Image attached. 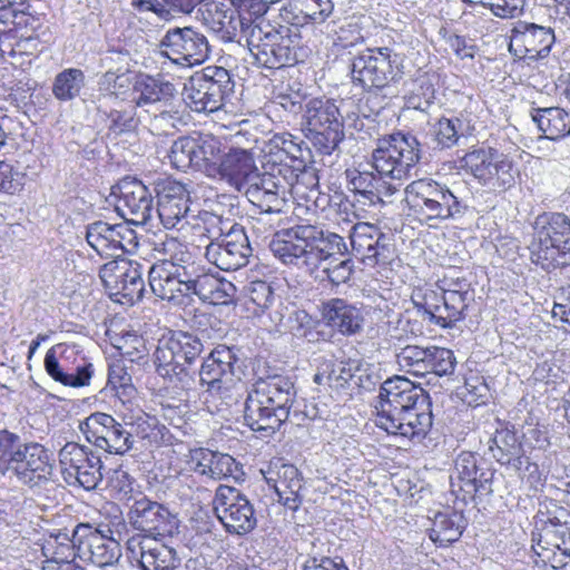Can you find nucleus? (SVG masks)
Segmentation results:
<instances>
[{
    "label": "nucleus",
    "mask_w": 570,
    "mask_h": 570,
    "mask_svg": "<svg viewBox=\"0 0 570 570\" xmlns=\"http://www.w3.org/2000/svg\"><path fill=\"white\" fill-rule=\"evenodd\" d=\"M271 252L285 265H293L308 273L316 271L323 262L335 259L347 253L344 238L315 225H295L275 234L269 244Z\"/></svg>",
    "instance_id": "f257e3e1"
},
{
    "label": "nucleus",
    "mask_w": 570,
    "mask_h": 570,
    "mask_svg": "<svg viewBox=\"0 0 570 570\" xmlns=\"http://www.w3.org/2000/svg\"><path fill=\"white\" fill-rule=\"evenodd\" d=\"M296 400L291 376L268 373L259 376L248 391L244 405V422L255 432L275 433L289 417Z\"/></svg>",
    "instance_id": "f03ea898"
},
{
    "label": "nucleus",
    "mask_w": 570,
    "mask_h": 570,
    "mask_svg": "<svg viewBox=\"0 0 570 570\" xmlns=\"http://www.w3.org/2000/svg\"><path fill=\"white\" fill-rule=\"evenodd\" d=\"M154 250L161 257L148 271L151 292L164 301L181 303V293L204 267L202 261L188 244L176 237L155 242Z\"/></svg>",
    "instance_id": "7ed1b4c3"
},
{
    "label": "nucleus",
    "mask_w": 570,
    "mask_h": 570,
    "mask_svg": "<svg viewBox=\"0 0 570 570\" xmlns=\"http://www.w3.org/2000/svg\"><path fill=\"white\" fill-rule=\"evenodd\" d=\"M53 470L52 454L42 444L23 443L18 434L0 430L1 475L32 488L50 481Z\"/></svg>",
    "instance_id": "20e7f679"
},
{
    "label": "nucleus",
    "mask_w": 570,
    "mask_h": 570,
    "mask_svg": "<svg viewBox=\"0 0 570 570\" xmlns=\"http://www.w3.org/2000/svg\"><path fill=\"white\" fill-rule=\"evenodd\" d=\"M242 351L237 346L219 344L204 358L199 368V382L204 387L205 402L214 403L216 411L222 405L230 406L237 402L232 391L234 377L243 373Z\"/></svg>",
    "instance_id": "39448f33"
},
{
    "label": "nucleus",
    "mask_w": 570,
    "mask_h": 570,
    "mask_svg": "<svg viewBox=\"0 0 570 570\" xmlns=\"http://www.w3.org/2000/svg\"><path fill=\"white\" fill-rule=\"evenodd\" d=\"M530 259L546 271L570 266V218L563 213H543L533 224Z\"/></svg>",
    "instance_id": "423d86ee"
},
{
    "label": "nucleus",
    "mask_w": 570,
    "mask_h": 570,
    "mask_svg": "<svg viewBox=\"0 0 570 570\" xmlns=\"http://www.w3.org/2000/svg\"><path fill=\"white\" fill-rule=\"evenodd\" d=\"M404 193L411 213L426 223L458 219L468 209L446 185L431 178L413 180Z\"/></svg>",
    "instance_id": "0eeeda50"
},
{
    "label": "nucleus",
    "mask_w": 570,
    "mask_h": 570,
    "mask_svg": "<svg viewBox=\"0 0 570 570\" xmlns=\"http://www.w3.org/2000/svg\"><path fill=\"white\" fill-rule=\"evenodd\" d=\"M204 215L203 219L212 239L205 249L206 259L225 272L246 266L253 249L244 229L219 216L209 213Z\"/></svg>",
    "instance_id": "6e6552de"
},
{
    "label": "nucleus",
    "mask_w": 570,
    "mask_h": 570,
    "mask_svg": "<svg viewBox=\"0 0 570 570\" xmlns=\"http://www.w3.org/2000/svg\"><path fill=\"white\" fill-rule=\"evenodd\" d=\"M350 69L353 85L364 91L389 88L404 75L402 57L389 47L367 48L357 53Z\"/></svg>",
    "instance_id": "1a4fd4ad"
},
{
    "label": "nucleus",
    "mask_w": 570,
    "mask_h": 570,
    "mask_svg": "<svg viewBox=\"0 0 570 570\" xmlns=\"http://www.w3.org/2000/svg\"><path fill=\"white\" fill-rule=\"evenodd\" d=\"M117 482L111 484L117 491V499L132 501L127 512L128 523L137 531L144 532L142 535H155L165 538L171 535L178 528V520L166 507L151 501L146 495H128L132 489L128 480V474L122 472Z\"/></svg>",
    "instance_id": "9d476101"
},
{
    "label": "nucleus",
    "mask_w": 570,
    "mask_h": 570,
    "mask_svg": "<svg viewBox=\"0 0 570 570\" xmlns=\"http://www.w3.org/2000/svg\"><path fill=\"white\" fill-rule=\"evenodd\" d=\"M420 142L411 134L394 132L377 140L372 153L373 167L377 174L402 181L420 161Z\"/></svg>",
    "instance_id": "9b49d317"
},
{
    "label": "nucleus",
    "mask_w": 570,
    "mask_h": 570,
    "mask_svg": "<svg viewBox=\"0 0 570 570\" xmlns=\"http://www.w3.org/2000/svg\"><path fill=\"white\" fill-rule=\"evenodd\" d=\"M303 125L306 138L323 155H331L344 139L342 116L332 100H308Z\"/></svg>",
    "instance_id": "f8f14e48"
},
{
    "label": "nucleus",
    "mask_w": 570,
    "mask_h": 570,
    "mask_svg": "<svg viewBox=\"0 0 570 570\" xmlns=\"http://www.w3.org/2000/svg\"><path fill=\"white\" fill-rule=\"evenodd\" d=\"M234 87L235 82L227 69L208 66L189 79L186 99L196 112H214L233 95Z\"/></svg>",
    "instance_id": "ddd939ff"
},
{
    "label": "nucleus",
    "mask_w": 570,
    "mask_h": 570,
    "mask_svg": "<svg viewBox=\"0 0 570 570\" xmlns=\"http://www.w3.org/2000/svg\"><path fill=\"white\" fill-rule=\"evenodd\" d=\"M461 163L480 185L491 191H504L515 183L513 161L494 148H475L466 153Z\"/></svg>",
    "instance_id": "4468645a"
},
{
    "label": "nucleus",
    "mask_w": 570,
    "mask_h": 570,
    "mask_svg": "<svg viewBox=\"0 0 570 570\" xmlns=\"http://www.w3.org/2000/svg\"><path fill=\"white\" fill-rule=\"evenodd\" d=\"M257 179L246 187L247 199L261 209L257 223L267 220L268 216L286 213L289 202V185L286 175L278 174V165L268 171L258 173Z\"/></svg>",
    "instance_id": "2eb2a0df"
},
{
    "label": "nucleus",
    "mask_w": 570,
    "mask_h": 570,
    "mask_svg": "<svg viewBox=\"0 0 570 570\" xmlns=\"http://www.w3.org/2000/svg\"><path fill=\"white\" fill-rule=\"evenodd\" d=\"M59 463L61 475L68 485L90 491L102 480L100 456L85 445L66 443L59 451Z\"/></svg>",
    "instance_id": "dca6fc26"
},
{
    "label": "nucleus",
    "mask_w": 570,
    "mask_h": 570,
    "mask_svg": "<svg viewBox=\"0 0 570 570\" xmlns=\"http://www.w3.org/2000/svg\"><path fill=\"white\" fill-rule=\"evenodd\" d=\"M214 511L225 530L244 535L257 525L254 505L238 489L219 485L214 498Z\"/></svg>",
    "instance_id": "f3484780"
},
{
    "label": "nucleus",
    "mask_w": 570,
    "mask_h": 570,
    "mask_svg": "<svg viewBox=\"0 0 570 570\" xmlns=\"http://www.w3.org/2000/svg\"><path fill=\"white\" fill-rule=\"evenodd\" d=\"M161 56L179 66H196L209 58L210 46L204 33L193 27H174L159 42Z\"/></svg>",
    "instance_id": "a211bd4d"
},
{
    "label": "nucleus",
    "mask_w": 570,
    "mask_h": 570,
    "mask_svg": "<svg viewBox=\"0 0 570 570\" xmlns=\"http://www.w3.org/2000/svg\"><path fill=\"white\" fill-rule=\"evenodd\" d=\"M430 395L421 387L404 376H394L385 380L380 387L377 396L376 417L384 420L399 415L400 411L413 407L414 405L425 406V400ZM425 410V407H422ZM393 421V419H391Z\"/></svg>",
    "instance_id": "6ab92c4d"
},
{
    "label": "nucleus",
    "mask_w": 570,
    "mask_h": 570,
    "mask_svg": "<svg viewBox=\"0 0 570 570\" xmlns=\"http://www.w3.org/2000/svg\"><path fill=\"white\" fill-rule=\"evenodd\" d=\"M81 431L88 442L108 453L124 455L132 449L131 434L126 423L118 422L110 414H90L81 425Z\"/></svg>",
    "instance_id": "aec40b11"
},
{
    "label": "nucleus",
    "mask_w": 570,
    "mask_h": 570,
    "mask_svg": "<svg viewBox=\"0 0 570 570\" xmlns=\"http://www.w3.org/2000/svg\"><path fill=\"white\" fill-rule=\"evenodd\" d=\"M144 266L129 259L111 261L99 271V277L110 296H121L128 302H138L144 297Z\"/></svg>",
    "instance_id": "412c9836"
},
{
    "label": "nucleus",
    "mask_w": 570,
    "mask_h": 570,
    "mask_svg": "<svg viewBox=\"0 0 570 570\" xmlns=\"http://www.w3.org/2000/svg\"><path fill=\"white\" fill-rule=\"evenodd\" d=\"M111 194L117 197L116 212L127 223L142 225L151 217L153 195L141 180L125 177L112 187Z\"/></svg>",
    "instance_id": "4be33fe9"
},
{
    "label": "nucleus",
    "mask_w": 570,
    "mask_h": 570,
    "mask_svg": "<svg viewBox=\"0 0 570 570\" xmlns=\"http://www.w3.org/2000/svg\"><path fill=\"white\" fill-rule=\"evenodd\" d=\"M247 35L252 43L263 50L266 47H273V51L277 52L275 57H278V60H284L286 66L296 62L295 49L298 45L299 31L295 28L277 21L262 20L257 26L247 28Z\"/></svg>",
    "instance_id": "5701e85b"
},
{
    "label": "nucleus",
    "mask_w": 570,
    "mask_h": 570,
    "mask_svg": "<svg viewBox=\"0 0 570 570\" xmlns=\"http://www.w3.org/2000/svg\"><path fill=\"white\" fill-rule=\"evenodd\" d=\"M554 41V30L551 27L519 21L512 29L510 51L530 63L547 58Z\"/></svg>",
    "instance_id": "b1692460"
},
{
    "label": "nucleus",
    "mask_w": 570,
    "mask_h": 570,
    "mask_svg": "<svg viewBox=\"0 0 570 570\" xmlns=\"http://www.w3.org/2000/svg\"><path fill=\"white\" fill-rule=\"evenodd\" d=\"M156 191L157 214L165 228H177L183 220L190 224L189 217H196L189 206L190 196L186 185L165 179L157 184Z\"/></svg>",
    "instance_id": "393cba45"
},
{
    "label": "nucleus",
    "mask_w": 570,
    "mask_h": 570,
    "mask_svg": "<svg viewBox=\"0 0 570 570\" xmlns=\"http://www.w3.org/2000/svg\"><path fill=\"white\" fill-rule=\"evenodd\" d=\"M155 535H134L127 541L128 550L139 556L141 570H175L180 564L176 549Z\"/></svg>",
    "instance_id": "a878e982"
},
{
    "label": "nucleus",
    "mask_w": 570,
    "mask_h": 570,
    "mask_svg": "<svg viewBox=\"0 0 570 570\" xmlns=\"http://www.w3.org/2000/svg\"><path fill=\"white\" fill-rule=\"evenodd\" d=\"M264 478L285 508L296 511L303 503V476L298 469L282 460L271 462Z\"/></svg>",
    "instance_id": "bb28decb"
},
{
    "label": "nucleus",
    "mask_w": 570,
    "mask_h": 570,
    "mask_svg": "<svg viewBox=\"0 0 570 570\" xmlns=\"http://www.w3.org/2000/svg\"><path fill=\"white\" fill-rule=\"evenodd\" d=\"M76 540L80 559L104 568L114 564L120 557L119 543L116 540L104 537L97 529L88 523H79L75 527Z\"/></svg>",
    "instance_id": "cd10ccee"
},
{
    "label": "nucleus",
    "mask_w": 570,
    "mask_h": 570,
    "mask_svg": "<svg viewBox=\"0 0 570 570\" xmlns=\"http://www.w3.org/2000/svg\"><path fill=\"white\" fill-rule=\"evenodd\" d=\"M423 406L414 405L413 407L400 411V414L384 420H375V425L389 434L407 438L411 441L420 442L426 436L432 428L433 415L431 411V400H425V410Z\"/></svg>",
    "instance_id": "c85d7f7f"
},
{
    "label": "nucleus",
    "mask_w": 570,
    "mask_h": 570,
    "mask_svg": "<svg viewBox=\"0 0 570 570\" xmlns=\"http://www.w3.org/2000/svg\"><path fill=\"white\" fill-rule=\"evenodd\" d=\"M353 252L363 262L372 264H386L391 259V244L389 237L379 227L368 223H357L353 226L351 235Z\"/></svg>",
    "instance_id": "c756f323"
},
{
    "label": "nucleus",
    "mask_w": 570,
    "mask_h": 570,
    "mask_svg": "<svg viewBox=\"0 0 570 570\" xmlns=\"http://www.w3.org/2000/svg\"><path fill=\"white\" fill-rule=\"evenodd\" d=\"M215 170L220 180L226 181L237 191H245L253 179H257L259 173L252 153L239 148L230 149L225 154Z\"/></svg>",
    "instance_id": "7c9ffc66"
},
{
    "label": "nucleus",
    "mask_w": 570,
    "mask_h": 570,
    "mask_svg": "<svg viewBox=\"0 0 570 570\" xmlns=\"http://www.w3.org/2000/svg\"><path fill=\"white\" fill-rule=\"evenodd\" d=\"M181 293V302L193 295L213 305H228L234 301L236 286L232 282L217 277L205 266Z\"/></svg>",
    "instance_id": "2f4dec72"
},
{
    "label": "nucleus",
    "mask_w": 570,
    "mask_h": 570,
    "mask_svg": "<svg viewBox=\"0 0 570 570\" xmlns=\"http://www.w3.org/2000/svg\"><path fill=\"white\" fill-rule=\"evenodd\" d=\"M198 11L202 13L204 23L226 42L234 41L238 32L242 33V27L247 26L239 20L234 0L232 2L208 0L199 7Z\"/></svg>",
    "instance_id": "473e14b6"
},
{
    "label": "nucleus",
    "mask_w": 570,
    "mask_h": 570,
    "mask_svg": "<svg viewBox=\"0 0 570 570\" xmlns=\"http://www.w3.org/2000/svg\"><path fill=\"white\" fill-rule=\"evenodd\" d=\"M322 316L330 327L346 336L355 335L363 328L364 317L361 309L343 298L324 302Z\"/></svg>",
    "instance_id": "72a5a7b5"
},
{
    "label": "nucleus",
    "mask_w": 570,
    "mask_h": 570,
    "mask_svg": "<svg viewBox=\"0 0 570 570\" xmlns=\"http://www.w3.org/2000/svg\"><path fill=\"white\" fill-rule=\"evenodd\" d=\"M189 463L195 473L215 481L234 476L238 470V464L232 455L208 449L191 451Z\"/></svg>",
    "instance_id": "f704fd0d"
},
{
    "label": "nucleus",
    "mask_w": 570,
    "mask_h": 570,
    "mask_svg": "<svg viewBox=\"0 0 570 570\" xmlns=\"http://www.w3.org/2000/svg\"><path fill=\"white\" fill-rule=\"evenodd\" d=\"M532 121L544 137L557 140L570 135V115L559 107H540L531 102L529 110Z\"/></svg>",
    "instance_id": "c9c22d12"
},
{
    "label": "nucleus",
    "mask_w": 570,
    "mask_h": 570,
    "mask_svg": "<svg viewBox=\"0 0 570 570\" xmlns=\"http://www.w3.org/2000/svg\"><path fill=\"white\" fill-rule=\"evenodd\" d=\"M489 450L499 463L511 465L515 471H521L527 462L517 434L507 429L497 430L494 436L490 439Z\"/></svg>",
    "instance_id": "e433bc0d"
},
{
    "label": "nucleus",
    "mask_w": 570,
    "mask_h": 570,
    "mask_svg": "<svg viewBox=\"0 0 570 570\" xmlns=\"http://www.w3.org/2000/svg\"><path fill=\"white\" fill-rule=\"evenodd\" d=\"M175 347L171 335L163 336L154 352V364L156 372L161 377L170 381L176 379L183 382L188 376V368L185 366V363L178 361V352Z\"/></svg>",
    "instance_id": "4c0bfd02"
},
{
    "label": "nucleus",
    "mask_w": 570,
    "mask_h": 570,
    "mask_svg": "<svg viewBox=\"0 0 570 570\" xmlns=\"http://www.w3.org/2000/svg\"><path fill=\"white\" fill-rule=\"evenodd\" d=\"M354 376L355 375L348 362L337 361L333 357H323L317 365L314 382L340 393L350 387V382Z\"/></svg>",
    "instance_id": "58836bf2"
},
{
    "label": "nucleus",
    "mask_w": 570,
    "mask_h": 570,
    "mask_svg": "<svg viewBox=\"0 0 570 570\" xmlns=\"http://www.w3.org/2000/svg\"><path fill=\"white\" fill-rule=\"evenodd\" d=\"M78 540H76L75 528L69 532L67 529L58 530L52 532L47 540V546L43 548L50 552L51 558L47 561V568H51V564H61L62 567H72V561L78 557L80 552L78 550Z\"/></svg>",
    "instance_id": "ea45409f"
},
{
    "label": "nucleus",
    "mask_w": 570,
    "mask_h": 570,
    "mask_svg": "<svg viewBox=\"0 0 570 570\" xmlns=\"http://www.w3.org/2000/svg\"><path fill=\"white\" fill-rule=\"evenodd\" d=\"M205 0H131V7L138 13L153 12L159 20L169 22L174 13L190 14Z\"/></svg>",
    "instance_id": "a19ab883"
},
{
    "label": "nucleus",
    "mask_w": 570,
    "mask_h": 570,
    "mask_svg": "<svg viewBox=\"0 0 570 570\" xmlns=\"http://www.w3.org/2000/svg\"><path fill=\"white\" fill-rule=\"evenodd\" d=\"M278 174L283 177L286 174V180L289 185V197L293 195L304 196L306 190H316L318 187L317 170L308 166L305 159L295 164H278Z\"/></svg>",
    "instance_id": "79ce46f5"
},
{
    "label": "nucleus",
    "mask_w": 570,
    "mask_h": 570,
    "mask_svg": "<svg viewBox=\"0 0 570 570\" xmlns=\"http://www.w3.org/2000/svg\"><path fill=\"white\" fill-rule=\"evenodd\" d=\"M135 90L139 92L136 98V106L164 102L167 105L177 95L174 83L154 77L141 78L135 85Z\"/></svg>",
    "instance_id": "37998d69"
},
{
    "label": "nucleus",
    "mask_w": 570,
    "mask_h": 570,
    "mask_svg": "<svg viewBox=\"0 0 570 570\" xmlns=\"http://www.w3.org/2000/svg\"><path fill=\"white\" fill-rule=\"evenodd\" d=\"M463 528V517L461 514L439 512L433 519L430 539L440 543V546H448L461 538Z\"/></svg>",
    "instance_id": "c03bdc74"
},
{
    "label": "nucleus",
    "mask_w": 570,
    "mask_h": 570,
    "mask_svg": "<svg viewBox=\"0 0 570 570\" xmlns=\"http://www.w3.org/2000/svg\"><path fill=\"white\" fill-rule=\"evenodd\" d=\"M78 352L75 347L62 344L52 346L46 353L43 365L47 374L56 382L68 385L70 367L67 363L72 358L76 360Z\"/></svg>",
    "instance_id": "a18cd8bd"
},
{
    "label": "nucleus",
    "mask_w": 570,
    "mask_h": 570,
    "mask_svg": "<svg viewBox=\"0 0 570 570\" xmlns=\"http://www.w3.org/2000/svg\"><path fill=\"white\" fill-rule=\"evenodd\" d=\"M429 135L435 149H449L458 145L461 136L464 135V124L460 118H440L432 124Z\"/></svg>",
    "instance_id": "49530a36"
},
{
    "label": "nucleus",
    "mask_w": 570,
    "mask_h": 570,
    "mask_svg": "<svg viewBox=\"0 0 570 570\" xmlns=\"http://www.w3.org/2000/svg\"><path fill=\"white\" fill-rule=\"evenodd\" d=\"M115 225L97 220L87 226V243L105 258L116 257Z\"/></svg>",
    "instance_id": "de8ad7c7"
},
{
    "label": "nucleus",
    "mask_w": 570,
    "mask_h": 570,
    "mask_svg": "<svg viewBox=\"0 0 570 570\" xmlns=\"http://www.w3.org/2000/svg\"><path fill=\"white\" fill-rule=\"evenodd\" d=\"M269 155L273 161L272 166L295 164L304 159L302 141L288 132L276 134L269 140Z\"/></svg>",
    "instance_id": "09e8293b"
},
{
    "label": "nucleus",
    "mask_w": 570,
    "mask_h": 570,
    "mask_svg": "<svg viewBox=\"0 0 570 570\" xmlns=\"http://www.w3.org/2000/svg\"><path fill=\"white\" fill-rule=\"evenodd\" d=\"M85 73L78 68H67L56 75L52 95L59 101H70L78 97L85 87Z\"/></svg>",
    "instance_id": "8fccbe9b"
},
{
    "label": "nucleus",
    "mask_w": 570,
    "mask_h": 570,
    "mask_svg": "<svg viewBox=\"0 0 570 570\" xmlns=\"http://www.w3.org/2000/svg\"><path fill=\"white\" fill-rule=\"evenodd\" d=\"M122 420L126 423L127 431L131 434V448H134L136 438H150L158 425L156 416L147 414L139 407L124 412Z\"/></svg>",
    "instance_id": "3c124183"
},
{
    "label": "nucleus",
    "mask_w": 570,
    "mask_h": 570,
    "mask_svg": "<svg viewBox=\"0 0 570 570\" xmlns=\"http://www.w3.org/2000/svg\"><path fill=\"white\" fill-rule=\"evenodd\" d=\"M405 106L409 109L428 111L435 99V88L430 78L423 76L417 78L413 88L404 97Z\"/></svg>",
    "instance_id": "603ef678"
},
{
    "label": "nucleus",
    "mask_w": 570,
    "mask_h": 570,
    "mask_svg": "<svg viewBox=\"0 0 570 570\" xmlns=\"http://www.w3.org/2000/svg\"><path fill=\"white\" fill-rule=\"evenodd\" d=\"M430 354L423 366V375L433 373L438 376L450 375L454 372L456 360L453 352L445 347L429 346Z\"/></svg>",
    "instance_id": "864d4df0"
},
{
    "label": "nucleus",
    "mask_w": 570,
    "mask_h": 570,
    "mask_svg": "<svg viewBox=\"0 0 570 570\" xmlns=\"http://www.w3.org/2000/svg\"><path fill=\"white\" fill-rule=\"evenodd\" d=\"M196 139L191 137H179L169 150L168 158L173 167L178 170L195 168Z\"/></svg>",
    "instance_id": "5fc2aeb1"
},
{
    "label": "nucleus",
    "mask_w": 570,
    "mask_h": 570,
    "mask_svg": "<svg viewBox=\"0 0 570 570\" xmlns=\"http://www.w3.org/2000/svg\"><path fill=\"white\" fill-rule=\"evenodd\" d=\"M429 346L406 345L396 353L399 366L416 376H423V366L425 365Z\"/></svg>",
    "instance_id": "6e6d98bb"
},
{
    "label": "nucleus",
    "mask_w": 570,
    "mask_h": 570,
    "mask_svg": "<svg viewBox=\"0 0 570 570\" xmlns=\"http://www.w3.org/2000/svg\"><path fill=\"white\" fill-rule=\"evenodd\" d=\"M235 9L242 22L247 26L242 27V35L247 36L248 29L253 26H257L259 21L267 20L264 14L268 10V6L264 0H234Z\"/></svg>",
    "instance_id": "4d7b16f0"
},
{
    "label": "nucleus",
    "mask_w": 570,
    "mask_h": 570,
    "mask_svg": "<svg viewBox=\"0 0 570 570\" xmlns=\"http://www.w3.org/2000/svg\"><path fill=\"white\" fill-rule=\"evenodd\" d=\"M171 336L178 352V361L185 363L186 367L191 365L204 351L203 342L194 334L177 332Z\"/></svg>",
    "instance_id": "13d9d810"
},
{
    "label": "nucleus",
    "mask_w": 570,
    "mask_h": 570,
    "mask_svg": "<svg viewBox=\"0 0 570 570\" xmlns=\"http://www.w3.org/2000/svg\"><path fill=\"white\" fill-rule=\"evenodd\" d=\"M98 111L102 112L106 116V118L109 120V131L117 136L124 132H130L135 130V128L138 125L135 107L112 109L109 112H107L102 111L101 105H99Z\"/></svg>",
    "instance_id": "bf43d9fd"
},
{
    "label": "nucleus",
    "mask_w": 570,
    "mask_h": 570,
    "mask_svg": "<svg viewBox=\"0 0 570 570\" xmlns=\"http://www.w3.org/2000/svg\"><path fill=\"white\" fill-rule=\"evenodd\" d=\"M286 311V315H282L277 322V330L284 332H291L296 336H304L306 334V330L312 325V317L309 314L296 307Z\"/></svg>",
    "instance_id": "052dcab7"
},
{
    "label": "nucleus",
    "mask_w": 570,
    "mask_h": 570,
    "mask_svg": "<svg viewBox=\"0 0 570 570\" xmlns=\"http://www.w3.org/2000/svg\"><path fill=\"white\" fill-rule=\"evenodd\" d=\"M219 158V142L214 139H196V155L195 168L196 169H214L218 166Z\"/></svg>",
    "instance_id": "680f3d73"
},
{
    "label": "nucleus",
    "mask_w": 570,
    "mask_h": 570,
    "mask_svg": "<svg viewBox=\"0 0 570 570\" xmlns=\"http://www.w3.org/2000/svg\"><path fill=\"white\" fill-rule=\"evenodd\" d=\"M542 540L549 546L561 551L563 556L570 557V529L563 525H553L551 528H544L543 534L540 535L538 547L542 550H548L547 547L541 546Z\"/></svg>",
    "instance_id": "e2e57ef3"
},
{
    "label": "nucleus",
    "mask_w": 570,
    "mask_h": 570,
    "mask_svg": "<svg viewBox=\"0 0 570 570\" xmlns=\"http://www.w3.org/2000/svg\"><path fill=\"white\" fill-rule=\"evenodd\" d=\"M377 181V175L370 171H355L350 179L353 190L360 196L357 202L363 204H373L375 196L374 188Z\"/></svg>",
    "instance_id": "0e129e2a"
},
{
    "label": "nucleus",
    "mask_w": 570,
    "mask_h": 570,
    "mask_svg": "<svg viewBox=\"0 0 570 570\" xmlns=\"http://www.w3.org/2000/svg\"><path fill=\"white\" fill-rule=\"evenodd\" d=\"M278 18L284 22L283 24L295 28L297 31L298 27L309 23L299 0L283 1L278 9Z\"/></svg>",
    "instance_id": "69168bd1"
},
{
    "label": "nucleus",
    "mask_w": 570,
    "mask_h": 570,
    "mask_svg": "<svg viewBox=\"0 0 570 570\" xmlns=\"http://www.w3.org/2000/svg\"><path fill=\"white\" fill-rule=\"evenodd\" d=\"M245 39L248 50L254 59V63L257 67L269 70H278L287 67L284 60H278V57H275L277 52L273 51V47H266V49L263 50L261 47L252 43L248 35Z\"/></svg>",
    "instance_id": "338daca9"
},
{
    "label": "nucleus",
    "mask_w": 570,
    "mask_h": 570,
    "mask_svg": "<svg viewBox=\"0 0 570 570\" xmlns=\"http://www.w3.org/2000/svg\"><path fill=\"white\" fill-rule=\"evenodd\" d=\"M462 395L470 406L485 404L489 399V387L482 377H471L464 383Z\"/></svg>",
    "instance_id": "774afa93"
}]
</instances>
